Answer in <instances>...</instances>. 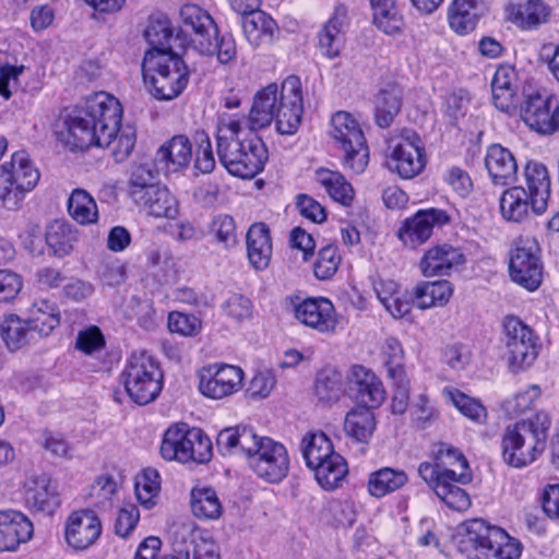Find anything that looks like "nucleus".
Instances as JSON below:
<instances>
[{
	"label": "nucleus",
	"mask_w": 559,
	"mask_h": 559,
	"mask_svg": "<svg viewBox=\"0 0 559 559\" xmlns=\"http://www.w3.org/2000/svg\"><path fill=\"white\" fill-rule=\"evenodd\" d=\"M304 102L297 76H288L281 87L272 83L259 91L248 117L223 115L216 127V153L224 168L235 177L252 179L260 174L269 152L257 130L275 121L276 131L295 134L301 123Z\"/></svg>",
	"instance_id": "obj_1"
},
{
	"label": "nucleus",
	"mask_w": 559,
	"mask_h": 559,
	"mask_svg": "<svg viewBox=\"0 0 559 559\" xmlns=\"http://www.w3.org/2000/svg\"><path fill=\"white\" fill-rule=\"evenodd\" d=\"M121 118L119 100L106 92H98L87 96L83 105L73 108L63 117L57 135L72 151L85 150L92 145H112V156L116 162L121 163L132 153L136 142L133 128L119 129Z\"/></svg>",
	"instance_id": "obj_2"
},
{
	"label": "nucleus",
	"mask_w": 559,
	"mask_h": 559,
	"mask_svg": "<svg viewBox=\"0 0 559 559\" xmlns=\"http://www.w3.org/2000/svg\"><path fill=\"white\" fill-rule=\"evenodd\" d=\"M216 444L223 455H245L250 468L266 483L278 484L289 472L286 448L269 437L257 436L251 428H225L217 435Z\"/></svg>",
	"instance_id": "obj_3"
},
{
	"label": "nucleus",
	"mask_w": 559,
	"mask_h": 559,
	"mask_svg": "<svg viewBox=\"0 0 559 559\" xmlns=\"http://www.w3.org/2000/svg\"><path fill=\"white\" fill-rule=\"evenodd\" d=\"M550 426V417L545 412L509 425L501 439L503 462L522 468L536 461L546 448Z\"/></svg>",
	"instance_id": "obj_4"
},
{
	"label": "nucleus",
	"mask_w": 559,
	"mask_h": 559,
	"mask_svg": "<svg viewBox=\"0 0 559 559\" xmlns=\"http://www.w3.org/2000/svg\"><path fill=\"white\" fill-rule=\"evenodd\" d=\"M142 74L150 93L159 100L178 97L189 82V70L177 53L146 51Z\"/></svg>",
	"instance_id": "obj_5"
},
{
	"label": "nucleus",
	"mask_w": 559,
	"mask_h": 559,
	"mask_svg": "<svg viewBox=\"0 0 559 559\" xmlns=\"http://www.w3.org/2000/svg\"><path fill=\"white\" fill-rule=\"evenodd\" d=\"M40 178L28 154L19 151L12 154L10 162L0 166V203L10 211L22 206L23 200Z\"/></svg>",
	"instance_id": "obj_6"
},
{
	"label": "nucleus",
	"mask_w": 559,
	"mask_h": 559,
	"mask_svg": "<svg viewBox=\"0 0 559 559\" xmlns=\"http://www.w3.org/2000/svg\"><path fill=\"white\" fill-rule=\"evenodd\" d=\"M465 542L473 549L472 559H519L521 544L500 527L474 519L466 523Z\"/></svg>",
	"instance_id": "obj_7"
},
{
	"label": "nucleus",
	"mask_w": 559,
	"mask_h": 559,
	"mask_svg": "<svg viewBox=\"0 0 559 559\" xmlns=\"http://www.w3.org/2000/svg\"><path fill=\"white\" fill-rule=\"evenodd\" d=\"M120 377L128 395L139 405L153 402L163 388V372L145 353L132 354Z\"/></svg>",
	"instance_id": "obj_8"
},
{
	"label": "nucleus",
	"mask_w": 559,
	"mask_h": 559,
	"mask_svg": "<svg viewBox=\"0 0 559 559\" xmlns=\"http://www.w3.org/2000/svg\"><path fill=\"white\" fill-rule=\"evenodd\" d=\"M501 326V343L510 368L519 371L531 367L540 350L539 336L516 316L504 317Z\"/></svg>",
	"instance_id": "obj_9"
},
{
	"label": "nucleus",
	"mask_w": 559,
	"mask_h": 559,
	"mask_svg": "<svg viewBox=\"0 0 559 559\" xmlns=\"http://www.w3.org/2000/svg\"><path fill=\"white\" fill-rule=\"evenodd\" d=\"M330 135L344 152V167L361 174L369 162V148L358 121L350 114L338 111L332 116Z\"/></svg>",
	"instance_id": "obj_10"
},
{
	"label": "nucleus",
	"mask_w": 559,
	"mask_h": 559,
	"mask_svg": "<svg viewBox=\"0 0 559 559\" xmlns=\"http://www.w3.org/2000/svg\"><path fill=\"white\" fill-rule=\"evenodd\" d=\"M389 150L386 167L401 178L412 179L424 170L427 163L425 145L414 130L402 129L391 138Z\"/></svg>",
	"instance_id": "obj_11"
},
{
	"label": "nucleus",
	"mask_w": 559,
	"mask_h": 559,
	"mask_svg": "<svg viewBox=\"0 0 559 559\" xmlns=\"http://www.w3.org/2000/svg\"><path fill=\"white\" fill-rule=\"evenodd\" d=\"M510 277L528 292L536 290L543 281L540 248L533 237H520L510 253Z\"/></svg>",
	"instance_id": "obj_12"
},
{
	"label": "nucleus",
	"mask_w": 559,
	"mask_h": 559,
	"mask_svg": "<svg viewBox=\"0 0 559 559\" xmlns=\"http://www.w3.org/2000/svg\"><path fill=\"white\" fill-rule=\"evenodd\" d=\"M523 102L519 115L533 131L549 135L559 131V104L531 86L522 92Z\"/></svg>",
	"instance_id": "obj_13"
},
{
	"label": "nucleus",
	"mask_w": 559,
	"mask_h": 559,
	"mask_svg": "<svg viewBox=\"0 0 559 559\" xmlns=\"http://www.w3.org/2000/svg\"><path fill=\"white\" fill-rule=\"evenodd\" d=\"M181 33L189 36L191 46L201 55H214L211 41L217 35V25L211 14L201 7L187 3L180 9Z\"/></svg>",
	"instance_id": "obj_14"
},
{
	"label": "nucleus",
	"mask_w": 559,
	"mask_h": 559,
	"mask_svg": "<svg viewBox=\"0 0 559 559\" xmlns=\"http://www.w3.org/2000/svg\"><path fill=\"white\" fill-rule=\"evenodd\" d=\"M243 381L241 368L233 365H213L200 376L199 390L210 399L218 400L237 392Z\"/></svg>",
	"instance_id": "obj_15"
},
{
	"label": "nucleus",
	"mask_w": 559,
	"mask_h": 559,
	"mask_svg": "<svg viewBox=\"0 0 559 559\" xmlns=\"http://www.w3.org/2000/svg\"><path fill=\"white\" fill-rule=\"evenodd\" d=\"M102 534V522L91 509L70 513L64 525L67 544L75 550H85L94 545Z\"/></svg>",
	"instance_id": "obj_16"
},
{
	"label": "nucleus",
	"mask_w": 559,
	"mask_h": 559,
	"mask_svg": "<svg viewBox=\"0 0 559 559\" xmlns=\"http://www.w3.org/2000/svg\"><path fill=\"white\" fill-rule=\"evenodd\" d=\"M449 214L440 209L419 210L414 216L407 218L399 229V238L409 247H416L429 239L435 226L449 223Z\"/></svg>",
	"instance_id": "obj_17"
},
{
	"label": "nucleus",
	"mask_w": 559,
	"mask_h": 559,
	"mask_svg": "<svg viewBox=\"0 0 559 559\" xmlns=\"http://www.w3.org/2000/svg\"><path fill=\"white\" fill-rule=\"evenodd\" d=\"M347 28V8L338 4L317 34L318 49L323 57L333 60L341 56L346 45Z\"/></svg>",
	"instance_id": "obj_18"
},
{
	"label": "nucleus",
	"mask_w": 559,
	"mask_h": 559,
	"mask_svg": "<svg viewBox=\"0 0 559 559\" xmlns=\"http://www.w3.org/2000/svg\"><path fill=\"white\" fill-rule=\"evenodd\" d=\"M192 160V143L185 134H177L158 147L154 165L166 175L186 170Z\"/></svg>",
	"instance_id": "obj_19"
},
{
	"label": "nucleus",
	"mask_w": 559,
	"mask_h": 559,
	"mask_svg": "<svg viewBox=\"0 0 559 559\" xmlns=\"http://www.w3.org/2000/svg\"><path fill=\"white\" fill-rule=\"evenodd\" d=\"M348 388L354 399L364 405L362 407H378L385 399V391L381 380L373 371L360 365L352 368Z\"/></svg>",
	"instance_id": "obj_20"
},
{
	"label": "nucleus",
	"mask_w": 559,
	"mask_h": 559,
	"mask_svg": "<svg viewBox=\"0 0 559 559\" xmlns=\"http://www.w3.org/2000/svg\"><path fill=\"white\" fill-rule=\"evenodd\" d=\"M34 533L33 523L22 512L0 510V551H15Z\"/></svg>",
	"instance_id": "obj_21"
},
{
	"label": "nucleus",
	"mask_w": 559,
	"mask_h": 559,
	"mask_svg": "<svg viewBox=\"0 0 559 559\" xmlns=\"http://www.w3.org/2000/svg\"><path fill=\"white\" fill-rule=\"evenodd\" d=\"M295 317L321 333L334 331L337 324L333 304L323 297L305 299L295 307Z\"/></svg>",
	"instance_id": "obj_22"
},
{
	"label": "nucleus",
	"mask_w": 559,
	"mask_h": 559,
	"mask_svg": "<svg viewBox=\"0 0 559 559\" xmlns=\"http://www.w3.org/2000/svg\"><path fill=\"white\" fill-rule=\"evenodd\" d=\"M534 198L526 192L523 186H514L503 191L499 200V207L502 217L508 222L522 223L530 218V215H542L547 209L537 210L534 205Z\"/></svg>",
	"instance_id": "obj_23"
},
{
	"label": "nucleus",
	"mask_w": 559,
	"mask_h": 559,
	"mask_svg": "<svg viewBox=\"0 0 559 559\" xmlns=\"http://www.w3.org/2000/svg\"><path fill=\"white\" fill-rule=\"evenodd\" d=\"M507 12L512 23L522 29L530 31L548 21L550 8L543 0H512Z\"/></svg>",
	"instance_id": "obj_24"
},
{
	"label": "nucleus",
	"mask_w": 559,
	"mask_h": 559,
	"mask_svg": "<svg viewBox=\"0 0 559 559\" xmlns=\"http://www.w3.org/2000/svg\"><path fill=\"white\" fill-rule=\"evenodd\" d=\"M464 263L463 253L450 246L439 245L429 249L420 261V269L425 276H444L452 269Z\"/></svg>",
	"instance_id": "obj_25"
},
{
	"label": "nucleus",
	"mask_w": 559,
	"mask_h": 559,
	"mask_svg": "<svg viewBox=\"0 0 559 559\" xmlns=\"http://www.w3.org/2000/svg\"><path fill=\"white\" fill-rule=\"evenodd\" d=\"M486 169L497 186H507L513 182L518 176V164L513 154L499 144L489 146L486 158Z\"/></svg>",
	"instance_id": "obj_26"
},
{
	"label": "nucleus",
	"mask_w": 559,
	"mask_h": 559,
	"mask_svg": "<svg viewBox=\"0 0 559 559\" xmlns=\"http://www.w3.org/2000/svg\"><path fill=\"white\" fill-rule=\"evenodd\" d=\"M25 498L29 506L47 513L59 506L56 486L47 474L32 475L26 480Z\"/></svg>",
	"instance_id": "obj_27"
},
{
	"label": "nucleus",
	"mask_w": 559,
	"mask_h": 559,
	"mask_svg": "<svg viewBox=\"0 0 559 559\" xmlns=\"http://www.w3.org/2000/svg\"><path fill=\"white\" fill-rule=\"evenodd\" d=\"M442 483L436 486L435 493L443 501L450 509L455 511H465L471 507V498L468 493L462 489L459 484H467L472 480L471 472H460L457 477L454 473L445 474Z\"/></svg>",
	"instance_id": "obj_28"
},
{
	"label": "nucleus",
	"mask_w": 559,
	"mask_h": 559,
	"mask_svg": "<svg viewBox=\"0 0 559 559\" xmlns=\"http://www.w3.org/2000/svg\"><path fill=\"white\" fill-rule=\"evenodd\" d=\"M248 259L255 270H265L272 257L270 229L264 223L253 224L247 233Z\"/></svg>",
	"instance_id": "obj_29"
},
{
	"label": "nucleus",
	"mask_w": 559,
	"mask_h": 559,
	"mask_svg": "<svg viewBox=\"0 0 559 559\" xmlns=\"http://www.w3.org/2000/svg\"><path fill=\"white\" fill-rule=\"evenodd\" d=\"M241 17L243 35L251 46L259 47L273 43L278 27L271 16L258 11Z\"/></svg>",
	"instance_id": "obj_30"
},
{
	"label": "nucleus",
	"mask_w": 559,
	"mask_h": 559,
	"mask_svg": "<svg viewBox=\"0 0 559 559\" xmlns=\"http://www.w3.org/2000/svg\"><path fill=\"white\" fill-rule=\"evenodd\" d=\"M526 192L534 198L537 210L547 209L550 197V177L547 167L537 160L526 163L524 169Z\"/></svg>",
	"instance_id": "obj_31"
},
{
	"label": "nucleus",
	"mask_w": 559,
	"mask_h": 559,
	"mask_svg": "<svg viewBox=\"0 0 559 559\" xmlns=\"http://www.w3.org/2000/svg\"><path fill=\"white\" fill-rule=\"evenodd\" d=\"M25 320L37 340L48 336L60 324V314L55 304L40 300L28 309Z\"/></svg>",
	"instance_id": "obj_32"
},
{
	"label": "nucleus",
	"mask_w": 559,
	"mask_h": 559,
	"mask_svg": "<svg viewBox=\"0 0 559 559\" xmlns=\"http://www.w3.org/2000/svg\"><path fill=\"white\" fill-rule=\"evenodd\" d=\"M372 8V22L374 26L386 35L401 34L404 17L395 0H370Z\"/></svg>",
	"instance_id": "obj_33"
},
{
	"label": "nucleus",
	"mask_w": 559,
	"mask_h": 559,
	"mask_svg": "<svg viewBox=\"0 0 559 559\" xmlns=\"http://www.w3.org/2000/svg\"><path fill=\"white\" fill-rule=\"evenodd\" d=\"M376 429V418L371 408L355 407L344 419L345 435L359 443H368Z\"/></svg>",
	"instance_id": "obj_34"
},
{
	"label": "nucleus",
	"mask_w": 559,
	"mask_h": 559,
	"mask_svg": "<svg viewBox=\"0 0 559 559\" xmlns=\"http://www.w3.org/2000/svg\"><path fill=\"white\" fill-rule=\"evenodd\" d=\"M185 450L182 463H207L213 455L211 439L200 428H191L185 424Z\"/></svg>",
	"instance_id": "obj_35"
},
{
	"label": "nucleus",
	"mask_w": 559,
	"mask_h": 559,
	"mask_svg": "<svg viewBox=\"0 0 559 559\" xmlns=\"http://www.w3.org/2000/svg\"><path fill=\"white\" fill-rule=\"evenodd\" d=\"M407 481L408 476L403 469L381 467L369 475L368 491L372 497L382 498L401 489Z\"/></svg>",
	"instance_id": "obj_36"
},
{
	"label": "nucleus",
	"mask_w": 559,
	"mask_h": 559,
	"mask_svg": "<svg viewBox=\"0 0 559 559\" xmlns=\"http://www.w3.org/2000/svg\"><path fill=\"white\" fill-rule=\"evenodd\" d=\"M311 469L314 472L318 484L325 490L337 488L348 473L345 459L336 452Z\"/></svg>",
	"instance_id": "obj_37"
},
{
	"label": "nucleus",
	"mask_w": 559,
	"mask_h": 559,
	"mask_svg": "<svg viewBox=\"0 0 559 559\" xmlns=\"http://www.w3.org/2000/svg\"><path fill=\"white\" fill-rule=\"evenodd\" d=\"M159 183L162 182L156 169L148 164H138L130 169L127 192L132 202H134L140 198H144L151 189H154Z\"/></svg>",
	"instance_id": "obj_38"
},
{
	"label": "nucleus",
	"mask_w": 559,
	"mask_h": 559,
	"mask_svg": "<svg viewBox=\"0 0 559 559\" xmlns=\"http://www.w3.org/2000/svg\"><path fill=\"white\" fill-rule=\"evenodd\" d=\"M0 333L5 345L12 352L36 341L26 320L16 314H9L2 319Z\"/></svg>",
	"instance_id": "obj_39"
},
{
	"label": "nucleus",
	"mask_w": 559,
	"mask_h": 559,
	"mask_svg": "<svg viewBox=\"0 0 559 559\" xmlns=\"http://www.w3.org/2000/svg\"><path fill=\"white\" fill-rule=\"evenodd\" d=\"M316 181L324 187L335 202L344 206L352 204L355 191L341 173L321 168L316 171Z\"/></svg>",
	"instance_id": "obj_40"
},
{
	"label": "nucleus",
	"mask_w": 559,
	"mask_h": 559,
	"mask_svg": "<svg viewBox=\"0 0 559 559\" xmlns=\"http://www.w3.org/2000/svg\"><path fill=\"white\" fill-rule=\"evenodd\" d=\"M453 294L449 281L423 282L415 288L414 296L420 309L444 306Z\"/></svg>",
	"instance_id": "obj_41"
},
{
	"label": "nucleus",
	"mask_w": 559,
	"mask_h": 559,
	"mask_svg": "<svg viewBox=\"0 0 559 559\" xmlns=\"http://www.w3.org/2000/svg\"><path fill=\"white\" fill-rule=\"evenodd\" d=\"M69 215L81 225L93 224L98 218L94 198L84 189H74L68 199Z\"/></svg>",
	"instance_id": "obj_42"
},
{
	"label": "nucleus",
	"mask_w": 559,
	"mask_h": 559,
	"mask_svg": "<svg viewBox=\"0 0 559 559\" xmlns=\"http://www.w3.org/2000/svg\"><path fill=\"white\" fill-rule=\"evenodd\" d=\"M300 450L310 469L335 452L331 440L321 431L307 433L301 440Z\"/></svg>",
	"instance_id": "obj_43"
},
{
	"label": "nucleus",
	"mask_w": 559,
	"mask_h": 559,
	"mask_svg": "<svg viewBox=\"0 0 559 559\" xmlns=\"http://www.w3.org/2000/svg\"><path fill=\"white\" fill-rule=\"evenodd\" d=\"M402 106V90L392 85L380 91L376 105V122L380 128H388Z\"/></svg>",
	"instance_id": "obj_44"
},
{
	"label": "nucleus",
	"mask_w": 559,
	"mask_h": 559,
	"mask_svg": "<svg viewBox=\"0 0 559 559\" xmlns=\"http://www.w3.org/2000/svg\"><path fill=\"white\" fill-rule=\"evenodd\" d=\"M192 513L203 520H216L222 515L223 507L213 488H194L191 491Z\"/></svg>",
	"instance_id": "obj_45"
},
{
	"label": "nucleus",
	"mask_w": 559,
	"mask_h": 559,
	"mask_svg": "<svg viewBox=\"0 0 559 559\" xmlns=\"http://www.w3.org/2000/svg\"><path fill=\"white\" fill-rule=\"evenodd\" d=\"M475 9L476 0H453L448 14L451 28L459 34L473 31L477 22Z\"/></svg>",
	"instance_id": "obj_46"
},
{
	"label": "nucleus",
	"mask_w": 559,
	"mask_h": 559,
	"mask_svg": "<svg viewBox=\"0 0 559 559\" xmlns=\"http://www.w3.org/2000/svg\"><path fill=\"white\" fill-rule=\"evenodd\" d=\"M443 395L466 418L476 424H484L486 421V407L476 399L468 396L454 388H444Z\"/></svg>",
	"instance_id": "obj_47"
},
{
	"label": "nucleus",
	"mask_w": 559,
	"mask_h": 559,
	"mask_svg": "<svg viewBox=\"0 0 559 559\" xmlns=\"http://www.w3.org/2000/svg\"><path fill=\"white\" fill-rule=\"evenodd\" d=\"M78 234L71 225L64 222L52 223L46 234V242L55 255L64 257L73 250Z\"/></svg>",
	"instance_id": "obj_48"
},
{
	"label": "nucleus",
	"mask_w": 559,
	"mask_h": 559,
	"mask_svg": "<svg viewBox=\"0 0 559 559\" xmlns=\"http://www.w3.org/2000/svg\"><path fill=\"white\" fill-rule=\"evenodd\" d=\"M209 235L213 241L229 250L238 243L236 223L228 214L215 215L209 225Z\"/></svg>",
	"instance_id": "obj_49"
},
{
	"label": "nucleus",
	"mask_w": 559,
	"mask_h": 559,
	"mask_svg": "<svg viewBox=\"0 0 559 559\" xmlns=\"http://www.w3.org/2000/svg\"><path fill=\"white\" fill-rule=\"evenodd\" d=\"M185 436V423L175 424L164 432L159 449L163 459L182 463Z\"/></svg>",
	"instance_id": "obj_50"
},
{
	"label": "nucleus",
	"mask_w": 559,
	"mask_h": 559,
	"mask_svg": "<svg viewBox=\"0 0 559 559\" xmlns=\"http://www.w3.org/2000/svg\"><path fill=\"white\" fill-rule=\"evenodd\" d=\"M136 498L141 504L151 508L154 504V498L160 490V477L155 468H145L136 477L134 484Z\"/></svg>",
	"instance_id": "obj_51"
},
{
	"label": "nucleus",
	"mask_w": 559,
	"mask_h": 559,
	"mask_svg": "<svg viewBox=\"0 0 559 559\" xmlns=\"http://www.w3.org/2000/svg\"><path fill=\"white\" fill-rule=\"evenodd\" d=\"M341 263L338 248L334 243H328L319 250L313 265V272L319 280H329L337 271Z\"/></svg>",
	"instance_id": "obj_52"
},
{
	"label": "nucleus",
	"mask_w": 559,
	"mask_h": 559,
	"mask_svg": "<svg viewBox=\"0 0 559 559\" xmlns=\"http://www.w3.org/2000/svg\"><path fill=\"white\" fill-rule=\"evenodd\" d=\"M438 466L443 472H453L454 477L460 475V472H471L466 457L457 449L450 444L441 443L436 453Z\"/></svg>",
	"instance_id": "obj_53"
},
{
	"label": "nucleus",
	"mask_w": 559,
	"mask_h": 559,
	"mask_svg": "<svg viewBox=\"0 0 559 559\" xmlns=\"http://www.w3.org/2000/svg\"><path fill=\"white\" fill-rule=\"evenodd\" d=\"M144 36L151 46L148 51L175 53L170 44L174 39L173 32L166 22L151 23L145 29Z\"/></svg>",
	"instance_id": "obj_54"
},
{
	"label": "nucleus",
	"mask_w": 559,
	"mask_h": 559,
	"mask_svg": "<svg viewBox=\"0 0 559 559\" xmlns=\"http://www.w3.org/2000/svg\"><path fill=\"white\" fill-rule=\"evenodd\" d=\"M193 141L198 146L194 167L202 174L212 173L216 162L209 135L204 131H197L193 135Z\"/></svg>",
	"instance_id": "obj_55"
},
{
	"label": "nucleus",
	"mask_w": 559,
	"mask_h": 559,
	"mask_svg": "<svg viewBox=\"0 0 559 559\" xmlns=\"http://www.w3.org/2000/svg\"><path fill=\"white\" fill-rule=\"evenodd\" d=\"M384 365L389 377H402L406 374L404 368V352L399 340L388 337L383 345Z\"/></svg>",
	"instance_id": "obj_56"
},
{
	"label": "nucleus",
	"mask_w": 559,
	"mask_h": 559,
	"mask_svg": "<svg viewBox=\"0 0 559 559\" xmlns=\"http://www.w3.org/2000/svg\"><path fill=\"white\" fill-rule=\"evenodd\" d=\"M341 392L340 377L334 372H320L314 382V395L322 403L335 402Z\"/></svg>",
	"instance_id": "obj_57"
},
{
	"label": "nucleus",
	"mask_w": 559,
	"mask_h": 559,
	"mask_svg": "<svg viewBox=\"0 0 559 559\" xmlns=\"http://www.w3.org/2000/svg\"><path fill=\"white\" fill-rule=\"evenodd\" d=\"M222 309L227 317L240 322L251 318L253 305L248 297L233 294L223 302Z\"/></svg>",
	"instance_id": "obj_58"
},
{
	"label": "nucleus",
	"mask_w": 559,
	"mask_h": 559,
	"mask_svg": "<svg viewBox=\"0 0 559 559\" xmlns=\"http://www.w3.org/2000/svg\"><path fill=\"white\" fill-rule=\"evenodd\" d=\"M97 275L103 285L119 286L126 281V266L119 259H107L102 261Z\"/></svg>",
	"instance_id": "obj_59"
},
{
	"label": "nucleus",
	"mask_w": 559,
	"mask_h": 559,
	"mask_svg": "<svg viewBox=\"0 0 559 559\" xmlns=\"http://www.w3.org/2000/svg\"><path fill=\"white\" fill-rule=\"evenodd\" d=\"M168 328L171 333L194 336L201 331V321L193 314L174 311L168 316Z\"/></svg>",
	"instance_id": "obj_60"
},
{
	"label": "nucleus",
	"mask_w": 559,
	"mask_h": 559,
	"mask_svg": "<svg viewBox=\"0 0 559 559\" xmlns=\"http://www.w3.org/2000/svg\"><path fill=\"white\" fill-rule=\"evenodd\" d=\"M156 197L157 201L152 206L150 215L156 218H175L179 213V202L168 187L165 186Z\"/></svg>",
	"instance_id": "obj_61"
},
{
	"label": "nucleus",
	"mask_w": 559,
	"mask_h": 559,
	"mask_svg": "<svg viewBox=\"0 0 559 559\" xmlns=\"http://www.w3.org/2000/svg\"><path fill=\"white\" fill-rule=\"evenodd\" d=\"M187 559H219L217 546L200 534H191L190 547L186 549Z\"/></svg>",
	"instance_id": "obj_62"
},
{
	"label": "nucleus",
	"mask_w": 559,
	"mask_h": 559,
	"mask_svg": "<svg viewBox=\"0 0 559 559\" xmlns=\"http://www.w3.org/2000/svg\"><path fill=\"white\" fill-rule=\"evenodd\" d=\"M105 345V337L99 328L95 325L80 331L76 336V348L87 355L103 349Z\"/></svg>",
	"instance_id": "obj_63"
},
{
	"label": "nucleus",
	"mask_w": 559,
	"mask_h": 559,
	"mask_svg": "<svg viewBox=\"0 0 559 559\" xmlns=\"http://www.w3.org/2000/svg\"><path fill=\"white\" fill-rule=\"evenodd\" d=\"M139 519L140 512L136 506L132 503L123 506L116 519L115 533L120 537H128L134 531Z\"/></svg>",
	"instance_id": "obj_64"
}]
</instances>
